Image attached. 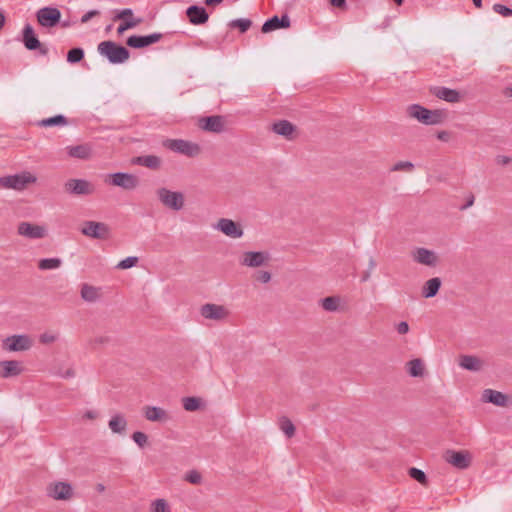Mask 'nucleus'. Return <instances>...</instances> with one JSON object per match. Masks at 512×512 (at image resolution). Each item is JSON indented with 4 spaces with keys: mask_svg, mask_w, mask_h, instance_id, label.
Returning <instances> with one entry per match:
<instances>
[{
    "mask_svg": "<svg viewBox=\"0 0 512 512\" xmlns=\"http://www.w3.org/2000/svg\"><path fill=\"white\" fill-rule=\"evenodd\" d=\"M67 153L72 158L87 160L92 156V148L89 144L68 146Z\"/></svg>",
    "mask_w": 512,
    "mask_h": 512,
    "instance_id": "26",
    "label": "nucleus"
},
{
    "mask_svg": "<svg viewBox=\"0 0 512 512\" xmlns=\"http://www.w3.org/2000/svg\"><path fill=\"white\" fill-rule=\"evenodd\" d=\"M108 425L112 432L121 434L126 430L127 421L123 415L115 414L109 420Z\"/></svg>",
    "mask_w": 512,
    "mask_h": 512,
    "instance_id": "31",
    "label": "nucleus"
},
{
    "mask_svg": "<svg viewBox=\"0 0 512 512\" xmlns=\"http://www.w3.org/2000/svg\"><path fill=\"white\" fill-rule=\"evenodd\" d=\"M5 24V16L3 13L0 12V30L3 28Z\"/></svg>",
    "mask_w": 512,
    "mask_h": 512,
    "instance_id": "59",
    "label": "nucleus"
},
{
    "mask_svg": "<svg viewBox=\"0 0 512 512\" xmlns=\"http://www.w3.org/2000/svg\"><path fill=\"white\" fill-rule=\"evenodd\" d=\"M81 296L85 301L93 302L99 298V291L93 286L84 284L81 289Z\"/></svg>",
    "mask_w": 512,
    "mask_h": 512,
    "instance_id": "36",
    "label": "nucleus"
},
{
    "mask_svg": "<svg viewBox=\"0 0 512 512\" xmlns=\"http://www.w3.org/2000/svg\"><path fill=\"white\" fill-rule=\"evenodd\" d=\"M81 232L90 238L103 239L108 235V227L102 222L86 221L82 225Z\"/></svg>",
    "mask_w": 512,
    "mask_h": 512,
    "instance_id": "9",
    "label": "nucleus"
},
{
    "mask_svg": "<svg viewBox=\"0 0 512 512\" xmlns=\"http://www.w3.org/2000/svg\"><path fill=\"white\" fill-rule=\"evenodd\" d=\"M185 479L191 484H199L201 482V475L199 472L192 470L186 474Z\"/></svg>",
    "mask_w": 512,
    "mask_h": 512,
    "instance_id": "49",
    "label": "nucleus"
},
{
    "mask_svg": "<svg viewBox=\"0 0 512 512\" xmlns=\"http://www.w3.org/2000/svg\"><path fill=\"white\" fill-rule=\"evenodd\" d=\"M510 91V95H512V88L508 89Z\"/></svg>",
    "mask_w": 512,
    "mask_h": 512,
    "instance_id": "64",
    "label": "nucleus"
},
{
    "mask_svg": "<svg viewBox=\"0 0 512 512\" xmlns=\"http://www.w3.org/2000/svg\"><path fill=\"white\" fill-rule=\"evenodd\" d=\"M157 195L161 203L170 209L178 211L184 206V196L181 192L160 188L157 191Z\"/></svg>",
    "mask_w": 512,
    "mask_h": 512,
    "instance_id": "5",
    "label": "nucleus"
},
{
    "mask_svg": "<svg viewBox=\"0 0 512 512\" xmlns=\"http://www.w3.org/2000/svg\"><path fill=\"white\" fill-rule=\"evenodd\" d=\"M57 339V336L51 332H45L41 334L40 336V342L43 344H50L55 342Z\"/></svg>",
    "mask_w": 512,
    "mask_h": 512,
    "instance_id": "50",
    "label": "nucleus"
},
{
    "mask_svg": "<svg viewBox=\"0 0 512 512\" xmlns=\"http://www.w3.org/2000/svg\"><path fill=\"white\" fill-rule=\"evenodd\" d=\"M255 277H256V280L261 283H267L271 279V275L267 271H259V272H257Z\"/></svg>",
    "mask_w": 512,
    "mask_h": 512,
    "instance_id": "51",
    "label": "nucleus"
},
{
    "mask_svg": "<svg viewBox=\"0 0 512 512\" xmlns=\"http://www.w3.org/2000/svg\"><path fill=\"white\" fill-rule=\"evenodd\" d=\"M216 228L231 238H240L243 235L242 228L231 219L221 218Z\"/></svg>",
    "mask_w": 512,
    "mask_h": 512,
    "instance_id": "18",
    "label": "nucleus"
},
{
    "mask_svg": "<svg viewBox=\"0 0 512 512\" xmlns=\"http://www.w3.org/2000/svg\"><path fill=\"white\" fill-rule=\"evenodd\" d=\"M32 346V341L27 335H13L3 341V348L7 351H26Z\"/></svg>",
    "mask_w": 512,
    "mask_h": 512,
    "instance_id": "7",
    "label": "nucleus"
},
{
    "mask_svg": "<svg viewBox=\"0 0 512 512\" xmlns=\"http://www.w3.org/2000/svg\"><path fill=\"white\" fill-rule=\"evenodd\" d=\"M98 52L105 56L111 63H124L129 58V51L113 41H103L98 45Z\"/></svg>",
    "mask_w": 512,
    "mask_h": 512,
    "instance_id": "3",
    "label": "nucleus"
},
{
    "mask_svg": "<svg viewBox=\"0 0 512 512\" xmlns=\"http://www.w3.org/2000/svg\"><path fill=\"white\" fill-rule=\"evenodd\" d=\"M61 265V260L59 258H45L41 259L38 262V268L40 270H52L57 269Z\"/></svg>",
    "mask_w": 512,
    "mask_h": 512,
    "instance_id": "37",
    "label": "nucleus"
},
{
    "mask_svg": "<svg viewBox=\"0 0 512 512\" xmlns=\"http://www.w3.org/2000/svg\"><path fill=\"white\" fill-rule=\"evenodd\" d=\"M280 429L286 434L287 437L291 438L295 434V427L290 419L287 417H281L279 420Z\"/></svg>",
    "mask_w": 512,
    "mask_h": 512,
    "instance_id": "38",
    "label": "nucleus"
},
{
    "mask_svg": "<svg viewBox=\"0 0 512 512\" xmlns=\"http://www.w3.org/2000/svg\"><path fill=\"white\" fill-rule=\"evenodd\" d=\"M265 255L262 252H246L243 255L242 264L249 267H258L265 262Z\"/></svg>",
    "mask_w": 512,
    "mask_h": 512,
    "instance_id": "28",
    "label": "nucleus"
},
{
    "mask_svg": "<svg viewBox=\"0 0 512 512\" xmlns=\"http://www.w3.org/2000/svg\"><path fill=\"white\" fill-rule=\"evenodd\" d=\"M329 1L332 6L337 7V8H343L346 5L345 0H329Z\"/></svg>",
    "mask_w": 512,
    "mask_h": 512,
    "instance_id": "55",
    "label": "nucleus"
},
{
    "mask_svg": "<svg viewBox=\"0 0 512 512\" xmlns=\"http://www.w3.org/2000/svg\"><path fill=\"white\" fill-rule=\"evenodd\" d=\"M23 371L21 363L16 360H6L0 362V377L9 378L18 376Z\"/></svg>",
    "mask_w": 512,
    "mask_h": 512,
    "instance_id": "22",
    "label": "nucleus"
},
{
    "mask_svg": "<svg viewBox=\"0 0 512 512\" xmlns=\"http://www.w3.org/2000/svg\"><path fill=\"white\" fill-rule=\"evenodd\" d=\"M132 439L137 443L140 447H144L147 444L148 437L145 433L137 431L132 435Z\"/></svg>",
    "mask_w": 512,
    "mask_h": 512,
    "instance_id": "48",
    "label": "nucleus"
},
{
    "mask_svg": "<svg viewBox=\"0 0 512 512\" xmlns=\"http://www.w3.org/2000/svg\"><path fill=\"white\" fill-rule=\"evenodd\" d=\"M397 331L399 334H406L409 331V325L407 322L402 321L397 325Z\"/></svg>",
    "mask_w": 512,
    "mask_h": 512,
    "instance_id": "53",
    "label": "nucleus"
},
{
    "mask_svg": "<svg viewBox=\"0 0 512 512\" xmlns=\"http://www.w3.org/2000/svg\"><path fill=\"white\" fill-rule=\"evenodd\" d=\"M99 15V11L97 10H90L88 11L87 13H85L82 17H81V22L82 23H87L91 18L95 17Z\"/></svg>",
    "mask_w": 512,
    "mask_h": 512,
    "instance_id": "52",
    "label": "nucleus"
},
{
    "mask_svg": "<svg viewBox=\"0 0 512 512\" xmlns=\"http://www.w3.org/2000/svg\"><path fill=\"white\" fill-rule=\"evenodd\" d=\"M17 231L19 235L29 239H41L47 235V230L44 226L30 222L19 223Z\"/></svg>",
    "mask_w": 512,
    "mask_h": 512,
    "instance_id": "10",
    "label": "nucleus"
},
{
    "mask_svg": "<svg viewBox=\"0 0 512 512\" xmlns=\"http://www.w3.org/2000/svg\"><path fill=\"white\" fill-rule=\"evenodd\" d=\"M37 177L29 171H23L19 174L0 177V186L5 189L22 191L30 184H34Z\"/></svg>",
    "mask_w": 512,
    "mask_h": 512,
    "instance_id": "2",
    "label": "nucleus"
},
{
    "mask_svg": "<svg viewBox=\"0 0 512 512\" xmlns=\"http://www.w3.org/2000/svg\"><path fill=\"white\" fill-rule=\"evenodd\" d=\"M84 58V51L81 48H73L68 51L67 61L69 63L80 62Z\"/></svg>",
    "mask_w": 512,
    "mask_h": 512,
    "instance_id": "40",
    "label": "nucleus"
},
{
    "mask_svg": "<svg viewBox=\"0 0 512 512\" xmlns=\"http://www.w3.org/2000/svg\"><path fill=\"white\" fill-rule=\"evenodd\" d=\"M473 3L477 8L482 7V0H473Z\"/></svg>",
    "mask_w": 512,
    "mask_h": 512,
    "instance_id": "60",
    "label": "nucleus"
},
{
    "mask_svg": "<svg viewBox=\"0 0 512 512\" xmlns=\"http://www.w3.org/2000/svg\"><path fill=\"white\" fill-rule=\"evenodd\" d=\"M68 121L66 117L63 115H56L53 117L42 119L38 122V125L41 127H51V126H65Z\"/></svg>",
    "mask_w": 512,
    "mask_h": 512,
    "instance_id": "35",
    "label": "nucleus"
},
{
    "mask_svg": "<svg viewBox=\"0 0 512 512\" xmlns=\"http://www.w3.org/2000/svg\"><path fill=\"white\" fill-rule=\"evenodd\" d=\"M482 400L500 407H505L508 404V396L493 389H485L482 394Z\"/></svg>",
    "mask_w": 512,
    "mask_h": 512,
    "instance_id": "24",
    "label": "nucleus"
},
{
    "mask_svg": "<svg viewBox=\"0 0 512 512\" xmlns=\"http://www.w3.org/2000/svg\"><path fill=\"white\" fill-rule=\"evenodd\" d=\"M437 138L441 141H447L449 139V133L447 131H440L437 134Z\"/></svg>",
    "mask_w": 512,
    "mask_h": 512,
    "instance_id": "56",
    "label": "nucleus"
},
{
    "mask_svg": "<svg viewBox=\"0 0 512 512\" xmlns=\"http://www.w3.org/2000/svg\"><path fill=\"white\" fill-rule=\"evenodd\" d=\"M97 417V413L95 411H86L83 414V418L93 420Z\"/></svg>",
    "mask_w": 512,
    "mask_h": 512,
    "instance_id": "57",
    "label": "nucleus"
},
{
    "mask_svg": "<svg viewBox=\"0 0 512 512\" xmlns=\"http://www.w3.org/2000/svg\"><path fill=\"white\" fill-rule=\"evenodd\" d=\"M138 262L137 257H127L117 264L118 269H128L135 266Z\"/></svg>",
    "mask_w": 512,
    "mask_h": 512,
    "instance_id": "46",
    "label": "nucleus"
},
{
    "mask_svg": "<svg viewBox=\"0 0 512 512\" xmlns=\"http://www.w3.org/2000/svg\"><path fill=\"white\" fill-rule=\"evenodd\" d=\"M48 495L55 500H68L72 497V487L66 482H56L49 486Z\"/></svg>",
    "mask_w": 512,
    "mask_h": 512,
    "instance_id": "17",
    "label": "nucleus"
},
{
    "mask_svg": "<svg viewBox=\"0 0 512 512\" xmlns=\"http://www.w3.org/2000/svg\"><path fill=\"white\" fill-rule=\"evenodd\" d=\"M152 512H170V507L164 499H157L152 503Z\"/></svg>",
    "mask_w": 512,
    "mask_h": 512,
    "instance_id": "43",
    "label": "nucleus"
},
{
    "mask_svg": "<svg viewBox=\"0 0 512 512\" xmlns=\"http://www.w3.org/2000/svg\"><path fill=\"white\" fill-rule=\"evenodd\" d=\"M163 38L162 33H152L150 35H132L127 39V45L132 48H143L157 43Z\"/></svg>",
    "mask_w": 512,
    "mask_h": 512,
    "instance_id": "13",
    "label": "nucleus"
},
{
    "mask_svg": "<svg viewBox=\"0 0 512 512\" xmlns=\"http://www.w3.org/2000/svg\"><path fill=\"white\" fill-rule=\"evenodd\" d=\"M97 490H98L99 492H103V491L105 490L104 485H103V484H98V485H97Z\"/></svg>",
    "mask_w": 512,
    "mask_h": 512,
    "instance_id": "62",
    "label": "nucleus"
},
{
    "mask_svg": "<svg viewBox=\"0 0 512 512\" xmlns=\"http://www.w3.org/2000/svg\"><path fill=\"white\" fill-rule=\"evenodd\" d=\"M413 168H414L413 163H411L409 161H400L393 165V167L391 168V171H393V172H397V171L410 172L413 170Z\"/></svg>",
    "mask_w": 512,
    "mask_h": 512,
    "instance_id": "44",
    "label": "nucleus"
},
{
    "mask_svg": "<svg viewBox=\"0 0 512 512\" xmlns=\"http://www.w3.org/2000/svg\"><path fill=\"white\" fill-rule=\"evenodd\" d=\"M23 43L28 50H36L39 49L40 53L45 55L47 53V48L43 47L36 37L34 30L31 25H25L23 29Z\"/></svg>",
    "mask_w": 512,
    "mask_h": 512,
    "instance_id": "16",
    "label": "nucleus"
},
{
    "mask_svg": "<svg viewBox=\"0 0 512 512\" xmlns=\"http://www.w3.org/2000/svg\"><path fill=\"white\" fill-rule=\"evenodd\" d=\"M109 177L110 183L113 186L121 187L126 190H132L139 184L138 178L135 175L129 173L118 172L111 174Z\"/></svg>",
    "mask_w": 512,
    "mask_h": 512,
    "instance_id": "12",
    "label": "nucleus"
},
{
    "mask_svg": "<svg viewBox=\"0 0 512 512\" xmlns=\"http://www.w3.org/2000/svg\"><path fill=\"white\" fill-rule=\"evenodd\" d=\"M443 457L447 463L461 470L467 469L471 465L472 461V456L467 450H447Z\"/></svg>",
    "mask_w": 512,
    "mask_h": 512,
    "instance_id": "6",
    "label": "nucleus"
},
{
    "mask_svg": "<svg viewBox=\"0 0 512 512\" xmlns=\"http://www.w3.org/2000/svg\"><path fill=\"white\" fill-rule=\"evenodd\" d=\"M186 15L193 25H202L205 24L208 19L209 15L206 12L205 8L197 5H192L187 8Z\"/></svg>",
    "mask_w": 512,
    "mask_h": 512,
    "instance_id": "19",
    "label": "nucleus"
},
{
    "mask_svg": "<svg viewBox=\"0 0 512 512\" xmlns=\"http://www.w3.org/2000/svg\"><path fill=\"white\" fill-rule=\"evenodd\" d=\"M339 305V298L337 297H326L322 300V307L326 311H336Z\"/></svg>",
    "mask_w": 512,
    "mask_h": 512,
    "instance_id": "41",
    "label": "nucleus"
},
{
    "mask_svg": "<svg viewBox=\"0 0 512 512\" xmlns=\"http://www.w3.org/2000/svg\"><path fill=\"white\" fill-rule=\"evenodd\" d=\"M201 315L206 319L221 321L228 317V310L222 305L205 304L201 307Z\"/></svg>",
    "mask_w": 512,
    "mask_h": 512,
    "instance_id": "15",
    "label": "nucleus"
},
{
    "mask_svg": "<svg viewBox=\"0 0 512 512\" xmlns=\"http://www.w3.org/2000/svg\"><path fill=\"white\" fill-rule=\"evenodd\" d=\"M114 21L124 20L118 27V33L121 34L128 29H132L142 23L141 18H135L133 11L129 8L119 11L113 18Z\"/></svg>",
    "mask_w": 512,
    "mask_h": 512,
    "instance_id": "11",
    "label": "nucleus"
},
{
    "mask_svg": "<svg viewBox=\"0 0 512 512\" xmlns=\"http://www.w3.org/2000/svg\"><path fill=\"white\" fill-rule=\"evenodd\" d=\"M431 93L446 102L449 103H457L460 101V94L457 90L450 89L447 87H433L431 88Z\"/></svg>",
    "mask_w": 512,
    "mask_h": 512,
    "instance_id": "23",
    "label": "nucleus"
},
{
    "mask_svg": "<svg viewBox=\"0 0 512 512\" xmlns=\"http://www.w3.org/2000/svg\"><path fill=\"white\" fill-rule=\"evenodd\" d=\"M251 25H252L251 20L244 19V18L235 19V20L231 21V23H230V26L232 28H238L241 33L246 32L251 27Z\"/></svg>",
    "mask_w": 512,
    "mask_h": 512,
    "instance_id": "39",
    "label": "nucleus"
},
{
    "mask_svg": "<svg viewBox=\"0 0 512 512\" xmlns=\"http://www.w3.org/2000/svg\"><path fill=\"white\" fill-rule=\"evenodd\" d=\"M183 407L187 411H195L199 408V400L194 397L184 398Z\"/></svg>",
    "mask_w": 512,
    "mask_h": 512,
    "instance_id": "45",
    "label": "nucleus"
},
{
    "mask_svg": "<svg viewBox=\"0 0 512 512\" xmlns=\"http://www.w3.org/2000/svg\"><path fill=\"white\" fill-rule=\"evenodd\" d=\"M273 131L276 134L291 138V135L294 132V126L289 121L281 120L277 123H274Z\"/></svg>",
    "mask_w": 512,
    "mask_h": 512,
    "instance_id": "33",
    "label": "nucleus"
},
{
    "mask_svg": "<svg viewBox=\"0 0 512 512\" xmlns=\"http://www.w3.org/2000/svg\"><path fill=\"white\" fill-rule=\"evenodd\" d=\"M496 161L500 165H507L511 162V158L506 155H499L497 156Z\"/></svg>",
    "mask_w": 512,
    "mask_h": 512,
    "instance_id": "54",
    "label": "nucleus"
},
{
    "mask_svg": "<svg viewBox=\"0 0 512 512\" xmlns=\"http://www.w3.org/2000/svg\"><path fill=\"white\" fill-rule=\"evenodd\" d=\"M135 163L150 169H158L161 165V160L158 156L146 155L137 157Z\"/></svg>",
    "mask_w": 512,
    "mask_h": 512,
    "instance_id": "32",
    "label": "nucleus"
},
{
    "mask_svg": "<svg viewBox=\"0 0 512 512\" xmlns=\"http://www.w3.org/2000/svg\"><path fill=\"white\" fill-rule=\"evenodd\" d=\"M73 375H74L73 371H68L67 372V376H73Z\"/></svg>",
    "mask_w": 512,
    "mask_h": 512,
    "instance_id": "63",
    "label": "nucleus"
},
{
    "mask_svg": "<svg viewBox=\"0 0 512 512\" xmlns=\"http://www.w3.org/2000/svg\"><path fill=\"white\" fill-rule=\"evenodd\" d=\"M412 257L415 262L426 266H435L437 264V256L435 253L426 248H417L413 251Z\"/></svg>",
    "mask_w": 512,
    "mask_h": 512,
    "instance_id": "20",
    "label": "nucleus"
},
{
    "mask_svg": "<svg viewBox=\"0 0 512 512\" xmlns=\"http://www.w3.org/2000/svg\"><path fill=\"white\" fill-rule=\"evenodd\" d=\"M144 416L147 420L152 422L166 421L168 419L167 412L155 406H147L144 408Z\"/></svg>",
    "mask_w": 512,
    "mask_h": 512,
    "instance_id": "27",
    "label": "nucleus"
},
{
    "mask_svg": "<svg viewBox=\"0 0 512 512\" xmlns=\"http://www.w3.org/2000/svg\"><path fill=\"white\" fill-rule=\"evenodd\" d=\"M222 2H223V0H205V4L208 6L217 5Z\"/></svg>",
    "mask_w": 512,
    "mask_h": 512,
    "instance_id": "58",
    "label": "nucleus"
},
{
    "mask_svg": "<svg viewBox=\"0 0 512 512\" xmlns=\"http://www.w3.org/2000/svg\"><path fill=\"white\" fill-rule=\"evenodd\" d=\"M291 25L290 18L287 14H284L281 18L273 16L268 19L262 26V32L268 33L280 28H289Z\"/></svg>",
    "mask_w": 512,
    "mask_h": 512,
    "instance_id": "21",
    "label": "nucleus"
},
{
    "mask_svg": "<svg viewBox=\"0 0 512 512\" xmlns=\"http://www.w3.org/2000/svg\"><path fill=\"white\" fill-rule=\"evenodd\" d=\"M407 112L410 117L417 119L425 125H436L444 122L447 118L445 110H429L421 105L412 104L408 107Z\"/></svg>",
    "mask_w": 512,
    "mask_h": 512,
    "instance_id": "1",
    "label": "nucleus"
},
{
    "mask_svg": "<svg viewBox=\"0 0 512 512\" xmlns=\"http://www.w3.org/2000/svg\"><path fill=\"white\" fill-rule=\"evenodd\" d=\"M203 130L210 132H221L223 130V119L221 116H209L202 118L199 122Z\"/></svg>",
    "mask_w": 512,
    "mask_h": 512,
    "instance_id": "25",
    "label": "nucleus"
},
{
    "mask_svg": "<svg viewBox=\"0 0 512 512\" xmlns=\"http://www.w3.org/2000/svg\"><path fill=\"white\" fill-rule=\"evenodd\" d=\"M493 11L500 14L503 17L512 16V9L506 7L505 5H502V4H494Z\"/></svg>",
    "mask_w": 512,
    "mask_h": 512,
    "instance_id": "47",
    "label": "nucleus"
},
{
    "mask_svg": "<svg viewBox=\"0 0 512 512\" xmlns=\"http://www.w3.org/2000/svg\"><path fill=\"white\" fill-rule=\"evenodd\" d=\"M473 202H474V197L471 196L470 200H468V203L463 208L471 206L473 204Z\"/></svg>",
    "mask_w": 512,
    "mask_h": 512,
    "instance_id": "61",
    "label": "nucleus"
},
{
    "mask_svg": "<svg viewBox=\"0 0 512 512\" xmlns=\"http://www.w3.org/2000/svg\"><path fill=\"white\" fill-rule=\"evenodd\" d=\"M408 474L411 478L415 479L420 484L427 485V477L422 470L413 467L409 469Z\"/></svg>",
    "mask_w": 512,
    "mask_h": 512,
    "instance_id": "42",
    "label": "nucleus"
},
{
    "mask_svg": "<svg viewBox=\"0 0 512 512\" xmlns=\"http://www.w3.org/2000/svg\"><path fill=\"white\" fill-rule=\"evenodd\" d=\"M459 365L466 370L478 371L482 367V362L475 356L463 355L460 357Z\"/></svg>",
    "mask_w": 512,
    "mask_h": 512,
    "instance_id": "29",
    "label": "nucleus"
},
{
    "mask_svg": "<svg viewBox=\"0 0 512 512\" xmlns=\"http://www.w3.org/2000/svg\"><path fill=\"white\" fill-rule=\"evenodd\" d=\"M61 18V13L57 8L44 7L37 12V21L43 27H54Z\"/></svg>",
    "mask_w": 512,
    "mask_h": 512,
    "instance_id": "8",
    "label": "nucleus"
},
{
    "mask_svg": "<svg viewBox=\"0 0 512 512\" xmlns=\"http://www.w3.org/2000/svg\"><path fill=\"white\" fill-rule=\"evenodd\" d=\"M65 190L71 194L88 195L93 193V186L83 179H70L65 183Z\"/></svg>",
    "mask_w": 512,
    "mask_h": 512,
    "instance_id": "14",
    "label": "nucleus"
},
{
    "mask_svg": "<svg viewBox=\"0 0 512 512\" xmlns=\"http://www.w3.org/2000/svg\"><path fill=\"white\" fill-rule=\"evenodd\" d=\"M408 373L412 377H422L424 375V364L421 359H413L407 363Z\"/></svg>",
    "mask_w": 512,
    "mask_h": 512,
    "instance_id": "34",
    "label": "nucleus"
},
{
    "mask_svg": "<svg viewBox=\"0 0 512 512\" xmlns=\"http://www.w3.org/2000/svg\"><path fill=\"white\" fill-rule=\"evenodd\" d=\"M163 146L189 157H194L200 152V147L197 144L183 139H166L163 141Z\"/></svg>",
    "mask_w": 512,
    "mask_h": 512,
    "instance_id": "4",
    "label": "nucleus"
},
{
    "mask_svg": "<svg viewBox=\"0 0 512 512\" xmlns=\"http://www.w3.org/2000/svg\"><path fill=\"white\" fill-rule=\"evenodd\" d=\"M441 286V280L437 277L429 279L422 289V295L425 298L434 297Z\"/></svg>",
    "mask_w": 512,
    "mask_h": 512,
    "instance_id": "30",
    "label": "nucleus"
}]
</instances>
